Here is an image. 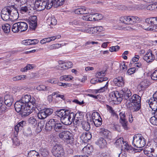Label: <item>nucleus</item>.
I'll use <instances>...</instances> for the list:
<instances>
[{"instance_id":"nucleus-63","label":"nucleus","mask_w":157,"mask_h":157,"mask_svg":"<svg viewBox=\"0 0 157 157\" xmlns=\"http://www.w3.org/2000/svg\"><path fill=\"white\" fill-rule=\"evenodd\" d=\"M44 125V122H40L38 124V128H40V129L41 131L43 128Z\"/></svg>"},{"instance_id":"nucleus-56","label":"nucleus","mask_w":157,"mask_h":157,"mask_svg":"<svg viewBox=\"0 0 157 157\" xmlns=\"http://www.w3.org/2000/svg\"><path fill=\"white\" fill-rule=\"evenodd\" d=\"M44 109L48 117L51 115L53 112V110L52 108H44Z\"/></svg>"},{"instance_id":"nucleus-38","label":"nucleus","mask_w":157,"mask_h":157,"mask_svg":"<svg viewBox=\"0 0 157 157\" xmlns=\"http://www.w3.org/2000/svg\"><path fill=\"white\" fill-rule=\"evenodd\" d=\"M148 86V83L146 80H144L142 81L140 84L139 86L141 88V90H144L145 88H147Z\"/></svg>"},{"instance_id":"nucleus-13","label":"nucleus","mask_w":157,"mask_h":157,"mask_svg":"<svg viewBox=\"0 0 157 157\" xmlns=\"http://www.w3.org/2000/svg\"><path fill=\"white\" fill-rule=\"evenodd\" d=\"M28 22L30 29L34 30L37 25L36 16L34 15L31 17L29 19Z\"/></svg>"},{"instance_id":"nucleus-31","label":"nucleus","mask_w":157,"mask_h":157,"mask_svg":"<svg viewBox=\"0 0 157 157\" xmlns=\"http://www.w3.org/2000/svg\"><path fill=\"white\" fill-rule=\"evenodd\" d=\"M36 89L40 91L47 90L52 91V88L44 85H40L36 87Z\"/></svg>"},{"instance_id":"nucleus-45","label":"nucleus","mask_w":157,"mask_h":157,"mask_svg":"<svg viewBox=\"0 0 157 157\" xmlns=\"http://www.w3.org/2000/svg\"><path fill=\"white\" fill-rule=\"evenodd\" d=\"M40 151L41 155L44 157H46L48 155V151L46 148H41Z\"/></svg>"},{"instance_id":"nucleus-24","label":"nucleus","mask_w":157,"mask_h":157,"mask_svg":"<svg viewBox=\"0 0 157 157\" xmlns=\"http://www.w3.org/2000/svg\"><path fill=\"white\" fill-rule=\"evenodd\" d=\"M91 135L89 132H83L82 134L80 136V138L83 141H88V140H90L91 138Z\"/></svg>"},{"instance_id":"nucleus-49","label":"nucleus","mask_w":157,"mask_h":157,"mask_svg":"<svg viewBox=\"0 0 157 157\" xmlns=\"http://www.w3.org/2000/svg\"><path fill=\"white\" fill-rule=\"evenodd\" d=\"M7 110V108L5 105L2 103H0V113L1 114L6 112Z\"/></svg>"},{"instance_id":"nucleus-7","label":"nucleus","mask_w":157,"mask_h":157,"mask_svg":"<svg viewBox=\"0 0 157 157\" xmlns=\"http://www.w3.org/2000/svg\"><path fill=\"white\" fill-rule=\"evenodd\" d=\"M140 18L136 16H123L120 18V21L121 22L126 24L133 25L138 22L140 21Z\"/></svg>"},{"instance_id":"nucleus-20","label":"nucleus","mask_w":157,"mask_h":157,"mask_svg":"<svg viewBox=\"0 0 157 157\" xmlns=\"http://www.w3.org/2000/svg\"><path fill=\"white\" fill-rule=\"evenodd\" d=\"M19 16L18 10L16 9H11V12L10 13V19L12 21L17 20Z\"/></svg>"},{"instance_id":"nucleus-61","label":"nucleus","mask_w":157,"mask_h":157,"mask_svg":"<svg viewBox=\"0 0 157 157\" xmlns=\"http://www.w3.org/2000/svg\"><path fill=\"white\" fill-rule=\"evenodd\" d=\"M30 39L24 40L22 41V44L25 45H30Z\"/></svg>"},{"instance_id":"nucleus-12","label":"nucleus","mask_w":157,"mask_h":157,"mask_svg":"<svg viewBox=\"0 0 157 157\" xmlns=\"http://www.w3.org/2000/svg\"><path fill=\"white\" fill-rule=\"evenodd\" d=\"M110 100L113 101L121 102L122 101L121 95L117 91H113L109 94Z\"/></svg>"},{"instance_id":"nucleus-26","label":"nucleus","mask_w":157,"mask_h":157,"mask_svg":"<svg viewBox=\"0 0 157 157\" xmlns=\"http://www.w3.org/2000/svg\"><path fill=\"white\" fill-rule=\"evenodd\" d=\"M31 98V96L29 95L25 94L23 96L21 99L20 100L22 102L24 103L27 105L31 106L29 105V99Z\"/></svg>"},{"instance_id":"nucleus-6","label":"nucleus","mask_w":157,"mask_h":157,"mask_svg":"<svg viewBox=\"0 0 157 157\" xmlns=\"http://www.w3.org/2000/svg\"><path fill=\"white\" fill-rule=\"evenodd\" d=\"M28 28L27 23L24 22L19 21L14 23L12 27V30L14 33H17L19 31L24 32Z\"/></svg>"},{"instance_id":"nucleus-14","label":"nucleus","mask_w":157,"mask_h":157,"mask_svg":"<svg viewBox=\"0 0 157 157\" xmlns=\"http://www.w3.org/2000/svg\"><path fill=\"white\" fill-rule=\"evenodd\" d=\"M120 121V122L122 126L125 130H127L128 129V122L126 120V116L124 113L121 112L119 113Z\"/></svg>"},{"instance_id":"nucleus-29","label":"nucleus","mask_w":157,"mask_h":157,"mask_svg":"<svg viewBox=\"0 0 157 157\" xmlns=\"http://www.w3.org/2000/svg\"><path fill=\"white\" fill-rule=\"evenodd\" d=\"M121 150H124V152L126 151L130 152L134 151V149L131 145H129L126 142H125L124 144L123 145Z\"/></svg>"},{"instance_id":"nucleus-3","label":"nucleus","mask_w":157,"mask_h":157,"mask_svg":"<svg viewBox=\"0 0 157 157\" xmlns=\"http://www.w3.org/2000/svg\"><path fill=\"white\" fill-rule=\"evenodd\" d=\"M56 114L57 116L60 118L62 123L66 125L71 124L72 123V120L74 118V113L71 112L69 110H65L61 109L56 112Z\"/></svg>"},{"instance_id":"nucleus-4","label":"nucleus","mask_w":157,"mask_h":157,"mask_svg":"<svg viewBox=\"0 0 157 157\" xmlns=\"http://www.w3.org/2000/svg\"><path fill=\"white\" fill-rule=\"evenodd\" d=\"M157 21V17L146 19L145 23H144L143 26L144 29L156 32L157 26L155 24L156 23Z\"/></svg>"},{"instance_id":"nucleus-58","label":"nucleus","mask_w":157,"mask_h":157,"mask_svg":"<svg viewBox=\"0 0 157 157\" xmlns=\"http://www.w3.org/2000/svg\"><path fill=\"white\" fill-rule=\"evenodd\" d=\"M157 72V70H155L151 75V79L153 80H157V74L156 73Z\"/></svg>"},{"instance_id":"nucleus-42","label":"nucleus","mask_w":157,"mask_h":157,"mask_svg":"<svg viewBox=\"0 0 157 157\" xmlns=\"http://www.w3.org/2000/svg\"><path fill=\"white\" fill-rule=\"evenodd\" d=\"M82 128L86 131H88L90 129V125L88 122H83L82 123Z\"/></svg>"},{"instance_id":"nucleus-64","label":"nucleus","mask_w":157,"mask_h":157,"mask_svg":"<svg viewBox=\"0 0 157 157\" xmlns=\"http://www.w3.org/2000/svg\"><path fill=\"white\" fill-rule=\"evenodd\" d=\"M65 63L67 69L71 68L73 66L72 63L71 62H65Z\"/></svg>"},{"instance_id":"nucleus-16","label":"nucleus","mask_w":157,"mask_h":157,"mask_svg":"<svg viewBox=\"0 0 157 157\" xmlns=\"http://www.w3.org/2000/svg\"><path fill=\"white\" fill-rule=\"evenodd\" d=\"M30 105H27L25 108L22 109L21 112L19 113V114L21 115L22 117H25L31 114V111L30 109Z\"/></svg>"},{"instance_id":"nucleus-35","label":"nucleus","mask_w":157,"mask_h":157,"mask_svg":"<svg viewBox=\"0 0 157 157\" xmlns=\"http://www.w3.org/2000/svg\"><path fill=\"white\" fill-rule=\"evenodd\" d=\"M108 86V82H107L104 86L101 87L100 89H98L94 90H93L92 92L95 94H97L98 93L102 92L104 91L105 90L107 89Z\"/></svg>"},{"instance_id":"nucleus-2","label":"nucleus","mask_w":157,"mask_h":157,"mask_svg":"<svg viewBox=\"0 0 157 157\" xmlns=\"http://www.w3.org/2000/svg\"><path fill=\"white\" fill-rule=\"evenodd\" d=\"M64 2V0H38L35 3V7L39 10H44L45 8L48 10L52 6L54 7L62 5Z\"/></svg>"},{"instance_id":"nucleus-8","label":"nucleus","mask_w":157,"mask_h":157,"mask_svg":"<svg viewBox=\"0 0 157 157\" xmlns=\"http://www.w3.org/2000/svg\"><path fill=\"white\" fill-rule=\"evenodd\" d=\"M60 138L62 140H66L67 143L71 144L73 143L74 139L72 133L69 131H64L59 133V135Z\"/></svg>"},{"instance_id":"nucleus-50","label":"nucleus","mask_w":157,"mask_h":157,"mask_svg":"<svg viewBox=\"0 0 157 157\" xmlns=\"http://www.w3.org/2000/svg\"><path fill=\"white\" fill-rule=\"evenodd\" d=\"M152 151H154V149L153 148L146 149L144 150V152L145 154L150 157V155H151Z\"/></svg>"},{"instance_id":"nucleus-59","label":"nucleus","mask_w":157,"mask_h":157,"mask_svg":"<svg viewBox=\"0 0 157 157\" xmlns=\"http://www.w3.org/2000/svg\"><path fill=\"white\" fill-rule=\"evenodd\" d=\"M48 82L53 84H56L58 82V79L56 78H53L48 80Z\"/></svg>"},{"instance_id":"nucleus-33","label":"nucleus","mask_w":157,"mask_h":157,"mask_svg":"<svg viewBox=\"0 0 157 157\" xmlns=\"http://www.w3.org/2000/svg\"><path fill=\"white\" fill-rule=\"evenodd\" d=\"M46 22L49 25H56L57 24V20L53 17H49L47 19Z\"/></svg>"},{"instance_id":"nucleus-52","label":"nucleus","mask_w":157,"mask_h":157,"mask_svg":"<svg viewBox=\"0 0 157 157\" xmlns=\"http://www.w3.org/2000/svg\"><path fill=\"white\" fill-rule=\"evenodd\" d=\"M102 119L101 120L98 119V120H93V122L96 127L100 126L102 124Z\"/></svg>"},{"instance_id":"nucleus-19","label":"nucleus","mask_w":157,"mask_h":157,"mask_svg":"<svg viewBox=\"0 0 157 157\" xmlns=\"http://www.w3.org/2000/svg\"><path fill=\"white\" fill-rule=\"evenodd\" d=\"M74 12L78 14H87L89 13V10L85 7H82L76 9Z\"/></svg>"},{"instance_id":"nucleus-18","label":"nucleus","mask_w":157,"mask_h":157,"mask_svg":"<svg viewBox=\"0 0 157 157\" xmlns=\"http://www.w3.org/2000/svg\"><path fill=\"white\" fill-rule=\"evenodd\" d=\"M4 103L8 107H10L13 101V96L12 95H6L4 97Z\"/></svg>"},{"instance_id":"nucleus-32","label":"nucleus","mask_w":157,"mask_h":157,"mask_svg":"<svg viewBox=\"0 0 157 157\" xmlns=\"http://www.w3.org/2000/svg\"><path fill=\"white\" fill-rule=\"evenodd\" d=\"M26 124V122L24 121H22L19 122L18 124L15 126L14 127V130L17 132H19V129H21Z\"/></svg>"},{"instance_id":"nucleus-9","label":"nucleus","mask_w":157,"mask_h":157,"mask_svg":"<svg viewBox=\"0 0 157 157\" xmlns=\"http://www.w3.org/2000/svg\"><path fill=\"white\" fill-rule=\"evenodd\" d=\"M153 95L152 98H151L150 99H147L146 101V103L149 105L150 107L154 111L152 113H155L157 111V98L156 96V92Z\"/></svg>"},{"instance_id":"nucleus-15","label":"nucleus","mask_w":157,"mask_h":157,"mask_svg":"<svg viewBox=\"0 0 157 157\" xmlns=\"http://www.w3.org/2000/svg\"><path fill=\"white\" fill-rule=\"evenodd\" d=\"M58 121V120L55 117L50 119L46 124V129L51 130L53 128Z\"/></svg>"},{"instance_id":"nucleus-55","label":"nucleus","mask_w":157,"mask_h":157,"mask_svg":"<svg viewBox=\"0 0 157 157\" xmlns=\"http://www.w3.org/2000/svg\"><path fill=\"white\" fill-rule=\"evenodd\" d=\"M150 121L152 124L157 125V118L155 116L151 117L150 119Z\"/></svg>"},{"instance_id":"nucleus-53","label":"nucleus","mask_w":157,"mask_h":157,"mask_svg":"<svg viewBox=\"0 0 157 157\" xmlns=\"http://www.w3.org/2000/svg\"><path fill=\"white\" fill-rule=\"evenodd\" d=\"M29 124L35 125L37 124V121L36 119L33 117H31L29 119Z\"/></svg>"},{"instance_id":"nucleus-21","label":"nucleus","mask_w":157,"mask_h":157,"mask_svg":"<svg viewBox=\"0 0 157 157\" xmlns=\"http://www.w3.org/2000/svg\"><path fill=\"white\" fill-rule=\"evenodd\" d=\"M36 108L39 111V112L37 113V117L39 119H43L48 117V116L44 109H41L38 107H36Z\"/></svg>"},{"instance_id":"nucleus-11","label":"nucleus","mask_w":157,"mask_h":157,"mask_svg":"<svg viewBox=\"0 0 157 157\" xmlns=\"http://www.w3.org/2000/svg\"><path fill=\"white\" fill-rule=\"evenodd\" d=\"M11 12V8L8 7L2 9L1 12V17L4 21H7L10 19V13Z\"/></svg>"},{"instance_id":"nucleus-54","label":"nucleus","mask_w":157,"mask_h":157,"mask_svg":"<svg viewBox=\"0 0 157 157\" xmlns=\"http://www.w3.org/2000/svg\"><path fill=\"white\" fill-rule=\"evenodd\" d=\"M72 121V122L74 124L76 125L79 124L80 123H82V121L81 120H78V119L75 118V117H74Z\"/></svg>"},{"instance_id":"nucleus-39","label":"nucleus","mask_w":157,"mask_h":157,"mask_svg":"<svg viewBox=\"0 0 157 157\" xmlns=\"http://www.w3.org/2000/svg\"><path fill=\"white\" fill-rule=\"evenodd\" d=\"M29 11V8L26 6H21L19 10V12L22 14L27 13Z\"/></svg>"},{"instance_id":"nucleus-27","label":"nucleus","mask_w":157,"mask_h":157,"mask_svg":"<svg viewBox=\"0 0 157 157\" xmlns=\"http://www.w3.org/2000/svg\"><path fill=\"white\" fill-rule=\"evenodd\" d=\"M18 132L14 131L13 134V137L12 140H13V144L15 146H17L19 144L20 141L18 139Z\"/></svg>"},{"instance_id":"nucleus-57","label":"nucleus","mask_w":157,"mask_h":157,"mask_svg":"<svg viewBox=\"0 0 157 157\" xmlns=\"http://www.w3.org/2000/svg\"><path fill=\"white\" fill-rule=\"evenodd\" d=\"M120 48V47L118 45L115 46H112L110 48L109 51L111 52H117L118 51Z\"/></svg>"},{"instance_id":"nucleus-60","label":"nucleus","mask_w":157,"mask_h":157,"mask_svg":"<svg viewBox=\"0 0 157 157\" xmlns=\"http://www.w3.org/2000/svg\"><path fill=\"white\" fill-rule=\"evenodd\" d=\"M135 68H131L128 70L127 71V73L128 75H130L134 73L135 72Z\"/></svg>"},{"instance_id":"nucleus-41","label":"nucleus","mask_w":157,"mask_h":157,"mask_svg":"<svg viewBox=\"0 0 157 157\" xmlns=\"http://www.w3.org/2000/svg\"><path fill=\"white\" fill-rule=\"evenodd\" d=\"M20 105H21V103L19 101L16 102L14 105L16 111L18 113H19L22 110V109L20 107Z\"/></svg>"},{"instance_id":"nucleus-34","label":"nucleus","mask_w":157,"mask_h":157,"mask_svg":"<svg viewBox=\"0 0 157 157\" xmlns=\"http://www.w3.org/2000/svg\"><path fill=\"white\" fill-rule=\"evenodd\" d=\"M99 132L100 134L102 135L104 137L108 138L110 132L107 129L102 128H100Z\"/></svg>"},{"instance_id":"nucleus-23","label":"nucleus","mask_w":157,"mask_h":157,"mask_svg":"<svg viewBox=\"0 0 157 157\" xmlns=\"http://www.w3.org/2000/svg\"><path fill=\"white\" fill-rule=\"evenodd\" d=\"M96 144L101 148L105 147L107 145L106 140L102 137L100 138L96 142Z\"/></svg>"},{"instance_id":"nucleus-46","label":"nucleus","mask_w":157,"mask_h":157,"mask_svg":"<svg viewBox=\"0 0 157 157\" xmlns=\"http://www.w3.org/2000/svg\"><path fill=\"white\" fill-rule=\"evenodd\" d=\"M52 68L53 69V70L56 69V70H66L67 69L65 63H63V64L60 65H59L58 67L56 66L55 67H52Z\"/></svg>"},{"instance_id":"nucleus-62","label":"nucleus","mask_w":157,"mask_h":157,"mask_svg":"<svg viewBox=\"0 0 157 157\" xmlns=\"http://www.w3.org/2000/svg\"><path fill=\"white\" fill-rule=\"evenodd\" d=\"M65 81H69L71 80L73 78V77L71 75H65Z\"/></svg>"},{"instance_id":"nucleus-30","label":"nucleus","mask_w":157,"mask_h":157,"mask_svg":"<svg viewBox=\"0 0 157 157\" xmlns=\"http://www.w3.org/2000/svg\"><path fill=\"white\" fill-rule=\"evenodd\" d=\"M71 25L75 26H83L84 25V23L79 19H76L70 22Z\"/></svg>"},{"instance_id":"nucleus-28","label":"nucleus","mask_w":157,"mask_h":157,"mask_svg":"<svg viewBox=\"0 0 157 157\" xmlns=\"http://www.w3.org/2000/svg\"><path fill=\"white\" fill-rule=\"evenodd\" d=\"M64 127L65 126L63 125V124L59 123L58 121L53 128L56 132H59L62 130L63 129H64Z\"/></svg>"},{"instance_id":"nucleus-22","label":"nucleus","mask_w":157,"mask_h":157,"mask_svg":"<svg viewBox=\"0 0 157 157\" xmlns=\"http://www.w3.org/2000/svg\"><path fill=\"white\" fill-rule=\"evenodd\" d=\"M114 84L116 86H122L124 84V81L123 78L122 77H119L113 79Z\"/></svg>"},{"instance_id":"nucleus-48","label":"nucleus","mask_w":157,"mask_h":157,"mask_svg":"<svg viewBox=\"0 0 157 157\" xmlns=\"http://www.w3.org/2000/svg\"><path fill=\"white\" fill-rule=\"evenodd\" d=\"M74 117L82 121L83 118V113L82 112H78L75 114Z\"/></svg>"},{"instance_id":"nucleus-47","label":"nucleus","mask_w":157,"mask_h":157,"mask_svg":"<svg viewBox=\"0 0 157 157\" xmlns=\"http://www.w3.org/2000/svg\"><path fill=\"white\" fill-rule=\"evenodd\" d=\"M83 151H85V152L87 154H90L93 151L92 147L90 145H87L83 148Z\"/></svg>"},{"instance_id":"nucleus-43","label":"nucleus","mask_w":157,"mask_h":157,"mask_svg":"<svg viewBox=\"0 0 157 157\" xmlns=\"http://www.w3.org/2000/svg\"><path fill=\"white\" fill-rule=\"evenodd\" d=\"M2 28L5 33H8L10 31V26L8 24H6L2 25Z\"/></svg>"},{"instance_id":"nucleus-51","label":"nucleus","mask_w":157,"mask_h":157,"mask_svg":"<svg viewBox=\"0 0 157 157\" xmlns=\"http://www.w3.org/2000/svg\"><path fill=\"white\" fill-rule=\"evenodd\" d=\"M157 8V6L155 3L149 5L147 7V10H152Z\"/></svg>"},{"instance_id":"nucleus-10","label":"nucleus","mask_w":157,"mask_h":157,"mask_svg":"<svg viewBox=\"0 0 157 157\" xmlns=\"http://www.w3.org/2000/svg\"><path fill=\"white\" fill-rule=\"evenodd\" d=\"M52 152L53 155L57 157H61L64 154L63 148L59 144H56L53 147Z\"/></svg>"},{"instance_id":"nucleus-44","label":"nucleus","mask_w":157,"mask_h":157,"mask_svg":"<svg viewBox=\"0 0 157 157\" xmlns=\"http://www.w3.org/2000/svg\"><path fill=\"white\" fill-rule=\"evenodd\" d=\"M92 117L93 121V120H98V119H100L101 120V118L99 113L97 112H93L92 113Z\"/></svg>"},{"instance_id":"nucleus-40","label":"nucleus","mask_w":157,"mask_h":157,"mask_svg":"<svg viewBox=\"0 0 157 157\" xmlns=\"http://www.w3.org/2000/svg\"><path fill=\"white\" fill-rule=\"evenodd\" d=\"M26 77L25 75H17L13 77L12 78V79L14 81L22 80L25 79L26 78Z\"/></svg>"},{"instance_id":"nucleus-1","label":"nucleus","mask_w":157,"mask_h":157,"mask_svg":"<svg viewBox=\"0 0 157 157\" xmlns=\"http://www.w3.org/2000/svg\"><path fill=\"white\" fill-rule=\"evenodd\" d=\"M120 94L122 100V99H128L130 102L133 103L135 111H137L140 109V108L141 98L139 95L135 94L131 97L132 95L131 92L127 88H123Z\"/></svg>"},{"instance_id":"nucleus-25","label":"nucleus","mask_w":157,"mask_h":157,"mask_svg":"<svg viewBox=\"0 0 157 157\" xmlns=\"http://www.w3.org/2000/svg\"><path fill=\"white\" fill-rule=\"evenodd\" d=\"M101 17V15L100 14L94 13L89 14V21H95L96 19H100Z\"/></svg>"},{"instance_id":"nucleus-5","label":"nucleus","mask_w":157,"mask_h":157,"mask_svg":"<svg viewBox=\"0 0 157 157\" xmlns=\"http://www.w3.org/2000/svg\"><path fill=\"white\" fill-rule=\"evenodd\" d=\"M146 144V140L140 134L135 135L133 137L132 144L137 148H141L144 147Z\"/></svg>"},{"instance_id":"nucleus-36","label":"nucleus","mask_w":157,"mask_h":157,"mask_svg":"<svg viewBox=\"0 0 157 157\" xmlns=\"http://www.w3.org/2000/svg\"><path fill=\"white\" fill-rule=\"evenodd\" d=\"M27 157H40V156L38 152L34 150H32L28 153Z\"/></svg>"},{"instance_id":"nucleus-17","label":"nucleus","mask_w":157,"mask_h":157,"mask_svg":"<svg viewBox=\"0 0 157 157\" xmlns=\"http://www.w3.org/2000/svg\"><path fill=\"white\" fill-rule=\"evenodd\" d=\"M143 59L147 62H152L155 59L154 56L152 54L151 51L149 50L143 57Z\"/></svg>"},{"instance_id":"nucleus-37","label":"nucleus","mask_w":157,"mask_h":157,"mask_svg":"<svg viewBox=\"0 0 157 157\" xmlns=\"http://www.w3.org/2000/svg\"><path fill=\"white\" fill-rule=\"evenodd\" d=\"M124 142H125L124 141L123 138H120L116 140L115 144L119 147H121V148L123 145L124 144Z\"/></svg>"}]
</instances>
